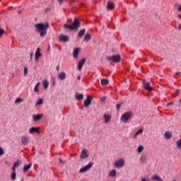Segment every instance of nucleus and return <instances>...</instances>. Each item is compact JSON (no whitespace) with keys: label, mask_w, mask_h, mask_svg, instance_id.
Listing matches in <instances>:
<instances>
[{"label":"nucleus","mask_w":181,"mask_h":181,"mask_svg":"<svg viewBox=\"0 0 181 181\" xmlns=\"http://www.w3.org/2000/svg\"><path fill=\"white\" fill-rule=\"evenodd\" d=\"M40 86V82L37 83L34 88L35 93H39V86Z\"/></svg>","instance_id":"nucleus-28"},{"label":"nucleus","mask_w":181,"mask_h":181,"mask_svg":"<svg viewBox=\"0 0 181 181\" xmlns=\"http://www.w3.org/2000/svg\"><path fill=\"white\" fill-rule=\"evenodd\" d=\"M144 132V129H139L134 134V138H136V136H138V135H139L140 134H143Z\"/></svg>","instance_id":"nucleus-27"},{"label":"nucleus","mask_w":181,"mask_h":181,"mask_svg":"<svg viewBox=\"0 0 181 181\" xmlns=\"http://www.w3.org/2000/svg\"><path fill=\"white\" fill-rule=\"evenodd\" d=\"M177 11L178 12H181V5L178 6Z\"/></svg>","instance_id":"nucleus-45"},{"label":"nucleus","mask_w":181,"mask_h":181,"mask_svg":"<svg viewBox=\"0 0 181 181\" xmlns=\"http://www.w3.org/2000/svg\"><path fill=\"white\" fill-rule=\"evenodd\" d=\"M12 170H13V172L16 173V167H13V165Z\"/></svg>","instance_id":"nucleus-42"},{"label":"nucleus","mask_w":181,"mask_h":181,"mask_svg":"<svg viewBox=\"0 0 181 181\" xmlns=\"http://www.w3.org/2000/svg\"><path fill=\"white\" fill-rule=\"evenodd\" d=\"M116 175H117V170H112L109 173V176L110 177H115Z\"/></svg>","instance_id":"nucleus-23"},{"label":"nucleus","mask_w":181,"mask_h":181,"mask_svg":"<svg viewBox=\"0 0 181 181\" xmlns=\"http://www.w3.org/2000/svg\"><path fill=\"white\" fill-rule=\"evenodd\" d=\"M132 118V112L129 111L127 112H124L122 117H121V121L122 122H124V124H127L129 119Z\"/></svg>","instance_id":"nucleus-3"},{"label":"nucleus","mask_w":181,"mask_h":181,"mask_svg":"<svg viewBox=\"0 0 181 181\" xmlns=\"http://www.w3.org/2000/svg\"><path fill=\"white\" fill-rule=\"evenodd\" d=\"M58 77L59 80H64L66 78V73L64 72L60 73Z\"/></svg>","instance_id":"nucleus-26"},{"label":"nucleus","mask_w":181,"mask_h":181,"mask_svg":"<svg viewBox=\"0 0 181 181\" xmlns=\"http://www.w3.org/2000/svg\"><path fill=\"white\" fill-rule=\"evenodd\" d=\"M122 105V103H120L119 104L116 105L117 110H119Z\"/></svg>","instance_id":"nucleus-38"},{"label":"nucleus","mask_w":181,"mask_h":181,"mask_svg":"<svg viewBox=\"0 0 181 181\" xmlns=\"http://www.w3.org/2000/svg\"><path fill=\"white\" fill-rule=\"evenodd\" d=\"M40 47H37L36 52H35V61L37 62L39 60V57H41L42 53H40Z\"/></svg>","instance_id":"nucleus-14"},{"label":"nucleus","mask_w":181,"mask_h":181,"mask_svg":"<svg viewBox=\"0 0 181 181\" xmlns=\"http://www.w3.org/2000/svg\"><path fill=\"white\" fill-rule=\"evenodd\" d=\"M176 93H180V90L177 89V90H176Z\"/></svg>","instance_id":"nucleus-52"},{"label":"nucleus","mask_w":181,"mask_h":181,"mask_svg":"<svg viewBox=\"0 0 181 181\" xmlns=\"http://www.w3.org/2000/svg\"><path fill=\"white\" fill-rule=\"evenodd\" d=\"M5 153V152L4 151V149L2 148V147H0V156L4 155Z\"/></svg>","instance_id":"nucleus-37"},{"label":"nucleus","mask_w":181,"mask_h":181,"mask_svg":"<svg viewBox=\"0 0 181 181\" xmlns=\"http://www.w3.org/2000/svg\"><path fill=\"white\" fill-rule=\"evenodd\" d=\"M91 168H93V164L91 163H89L88 165H86V166L79 170V173H84V172L90 170Z\"/></svg>","instance_id":"nucleus-7"},{"label":"nucleus","mask_w":181,"mask_h":181,"mask_svg":"<svg viewBox=\"0 0 181 181\" xmlns=\"http://www.w3.org/2000/svg\"><path fill=\"white\" fill-rule=\"evenodd\" d=\"M29 141V139H28V137L25 136H23L21 137V142H22V144L23 145H28V142Z\"/></svg>","instance_id":"nucleus-17"},{"label":"nucleus","mask_w":181,"mask_h":181,"mask_svg":"<svg viewBox=\"0 0 181 181\" xmlns=\"http://www.w3.org/2000/svg\"><path fill=\"white\" fill-rule=\"evenodd\" d=\"M151 180H153V181H163V180H162V178H160V177L158 175H153L151 177Z\"/></svg>","instance_id":"nucleus-18"},{"label":"nucleus","mask_w":181,"mask_h":181,"mask_svg":"<svg viewBox=\"0 0 181 181\" xmlns=\"http://www.w3.org/2000/svg\"><path fill=\"white\" fill-rule=\"evenodd\" d=\"M165 138H167V139H170V138H172V133L169 132H166L165 133Z\"/></svg>","instance_id":"nucleus-29"},{"label":"nucleus","mask_w":181,"mask_h":181,"mask_svg":"<svg viewBox=\"0 0 181 181\" xmlns=\"http://www.w3.org/2000/svg\"><path fill=\"white\" fill-rule=\"evenodd\" d=\"M64 28L65 29H69L70 30H78V28H80V21L78 18H74L73 23L70 25L64 24Z\"/></svg>","instance_id":"nucleus-2"},{"label":"nucleus","mask_w":181,"mask_h":181,"mask_svg":"<svg viewBox=\"0 0 181 181\" xmlns=\"http://www.w3.org/2000/svg\"><path fill=\"white\" fill-rule=\"evenodd\" d=\"M83 35H86V29H83L79 30L78 36L79 37H83Z\"/></svg>","instance_id":"nucleus-24"},{"label":"nucleus","mask_w":181,"mask_h":181,"mask_svg":"<svg viewBox=\"0 0 181 181\" xmlns=\"http://www.w3.org/2000/svg\"><path fill=\"white\" fill-rule=\"evenodd\" d=\"M12 180H16V173L12 172L11 174Z\"/></svg>","instance_id":"nucleus-33"},{"label":"nucleus","mask_w":181,"mask_h":181,"mask_svg":"<svg viewBox=\"0 0 181 181\" xmlns=\"http://www.w3.org/2000/svg\"><path fill=\"white\" fill-rule=\"evenodd\" d=\"M29 134H40L39 127H31L29 129Z\"/></svg>","instance_id":"nucleus-11"},{"label":"nucleus","mask_w":181,"mask_h":181,"mask_svg":"<svg viewBox=\"0 0 181 181\" xmlns=\"http://www.w3.org/2000/svg\"><path fill=\"white\" fill-rule=\"evenodd\" d=\"M80 78H81V76H78V80H80Z\"/></svg>","instance_id":"nucleus-53"},{"label":"nucleus","mask_w":181,"mask_h":181,"mask_svg":"<svg viewBox=\"0 0 181 181\" xmlns=\"http://www.w3.org/2000/svg\"><path fill=\"white\" fill-rule=\"evenodd\" d=\"M75 98L77 100H81L84 99V95L81 93H76L75 95Z\"/></svg>","instance_id":"nucleus-15"},{"label":"nucleus","mask_w":181,"mask_h":181,"mask_svg":"<svg viewBox=\"0 0 181 181\" xmlns=\"http://www.w3.org/2000/svg\"><path fill=\"white\" fill-rule=\"evenodd\" d=\"M80 52V48H76L73 52V56L74 59H77L78 57V53Z\"/></svg>","instance_id":"nucleus-21"},{"label":"nucleus","mask_w":181,"mask_h":181,"mask_svg":"<svg viewBox=\"0 0 181 181\" xmlns=\"http://www.w3.org/2000/svg\"><path fill=\"white\" fill-rule=\"evenodd\" d=\"M59 40H61V42H69V40H70V38L69 37L68 35H60L59 37Z\"/></svg>","instance_id":"nucleus-12"},{"label":"nucleus","mask_w":181,"mask_h":181,"mask_svg":"<svg viewBox=\"0 0 181 181\" xmlns=\"http://www.w3.org/2000/svg\"><path fill=\"white\" fill-rule=\"evenodd\" d=\"M139 153H141V152L144 151V146H139L137 149Z\"/></svg>","instance_id":"nucleus-34"},{"label":"nucleus","mask_w":181,"mask_h":181,"mask_svg":"<svg viewBox=\"0 0 181 181\" xmlns=\"http://www.w3.org/2000/svg\"><path fill=\"white\" fill-rule=\"evenodd\" d=\"M180 103H181V98L180 99Z\"/></svg>","instance_id":"nucleus-55"},{"label":"nucleus","mask_w":181,"mask_h":181,"mask_svg":"<svg viewBox=\"0 0 181 181\" xmlns=\"http://www.w3.org/2000/svg\"><path fill=\"white\" fill-rule=\"evenodd\" d=\"M88 151L83 149L81 153V159H87L88 158Z\"/></svg>","instance_id":"nucleus-13"},{"label":"nucleus","mask_w":181,"mask_h":181,"mask_svg":"<svg viewBox=\"0 0 181 181\" xmlns=\"http://www.w3.org/2000/svg\"><path fill=\"white\" fill-rule=\"evenodd\" d=\"M90 40H91V35L90 33L86 34L83 41L87 42H90Z\"/></svg>","instance_id":"nucleus-20"},{"label":"nucleus","mask_w":181,"mask_h":181,"mask_svg":"<svg viewBox=\"0 0 181 181\" xmlns=\"http://www.w3.org/2000/svg\"><path fill=\"white\" fill-rule=\"evenodd\" d=\"M143 84L145 90L147 91H153V88L151 87V83L146 82V81H144Z\"/></svg>","instance_id":"nucleus-8"},{"label":"nucleus","mask_w":181,"mask_h":181,"mask_svg":"<svg viewBox=\"0 0 181 181\" xmlns=\"http://www.w3.org/2000/svg\"><path fill=\"white\" fill-rule=\"evenodd\" d=\"M42 118H43V115H42V114L33 115V119L34 122H37L40 121V119H42Z\"/></svg>","instance_id":"nucleus-9"},{"label":"nucleus","mask_w":181,"mask_h":181,"mask_svg":"<svg viewBox=\"0 0 181 181\" xmlns=\"http://www.w3.org/2000/svg\"><path fill=\"white\" fill-rule=\"evenodd\" d=\"M140 160L141 162H146V155H141Z\"/></svg>","instance_id":"nucleus-32"},{"label":"nucleus","mask_w":181,"mask_h":181,"mask_svg":"<svg viewBox=\"0 0 181 181\" xmlns=\"http://www.w3.org/2000/svg\"><path fill=\"white\" fill-rule=\"evenodd\" d=\"M114 8H115L114 3L112 1H109L107 5V8L111 11L114 9Z\"/></svg>","instance_id":"nucleus-16"},{"label":"nucleus","mask_w":181,"mask_h":181,"mask_svg":"<svg viewBox=\"0 0 181 181\" xmlns=\"http://www.w3.org/2000/svg\"><path fill=\"white\" fill-rule=\"evenodd\" d=\"M43 104V99L40 98L37 101V103L35 104V107H39V105H42Z\"/></svg>","instance_id":"nucleus-25"},{"label":"nucleus","mask_w":181,"mask_h":181,"mask_svg":"<svg viewBox=\"0 0 181 181\" xmlns=\"http://www.w3.org/2000/svg\"><path fill=\"white\" fill-rule=\"evenodd\" d=\"M91 101H93V97L88 96L86 100H85L83 102V105H84L85 108H88V107H90V105H91Z\"/></svg>","instance_id":"nucleus-6"},{"label":"nucleus","mask_w":181,"mask_h":181,"mask_svg":"<svg viewBox=\"0 0 181 181\" xmlns=\"http://www.w3.org/2000/svg\"><path fill=\"white\" fill-rule=\"evenodd\" d=\"M20 165H21V161H19V160H17V161L13 163V166L14 168H19Z\"/></svg>","instance_id":"nucleus-31"},{"label":"nucleus","mask_w":181,"mask_h":181,"mask_svg":"<svg viewBox=\"0 0 181 181\" xmlns=\"http://www.w3.org/2000/svg\"><path fill=\"white\" fill-rule=\"evenodd\" d=\"M30 60H33V52H31V53L30 54Z\"/></svg>","instance_id":"nucleus-41"},{"label":"nucleus","mask_w":181,"mask_h":181,"mask_svg":"<svg viewBox=\"0 0 181 181\" xmlns=\"http://www.w3.org/2000/svg\"><path fill=\"white\" fill-rule=\"evenodd\" d=\"M47 87H49V82L46 81V88H47Z\"/></svg>","instance_id":"nucleus-49"},{"label":"nucleus","mask_w":181,"mask_h":181,"mask_svg":"<svg viewBox=\"0 0 181 181\" xmlns=\"http://www.w3.org/2000/svg\"><path fill=\"white\" fill-rule=\"evenodd\" d=\"M59 160L60 163H62V164L64 163V161H63V160L61 158H59Z\"/></svg>","instance_id":"nucleus-44"},{"label":"nucleus","mask_w":181,"mask_h":181,"mask_svg":"<svg viewBox=\"0 0 181 181\" xmlns=\"http://www.w3.org/2000/svg\"><path fill=\"white\" fill-rule=\"evenodd\" d=\"M178 30H181V24H179V25H178Z\"/></svg>","instance_id":"nucleus-50"},{"label":"nucleus","mask_w":181,"mask_h":181,"mask_svg":"<svg viewBox=\"0 0 181 181\" xmlns=\"http://www.w3.org/2000/svg\"><path fill=\"white\" fill-rule=\"evenodd\" d=\"M86 58H83L78 61V69L79 70V71H81V69H83V66L86 64Z\"/></svg>","instance_id":"nucleus-10"},{"label":"nucleus","mask_w":181,"mask_h":181,"mask_svg":"<svg viewBox=\"0 0 181 181\" xmlns=\"http://www.w3.org/2000/svg\"><path fill=\"white\" fill-rule=\"evenodd\" d=\"M42 84L44 86V88L46 89V80L42 81Z\"/></svg>","instance_id":"nucleus-40"},{"label":"nucleus","mask_w":181,"mask_h":181,"mask_svg":"<svg viewBox=\"0 0 181 181\" xmlns=\"http://www.w3.org/2000/svg\"><path fill=\"white\" fill-rule=\"evenodd\" d=\"M176 74H177V76H179V74H180V73H177Z\"/></svg>","instance_id":"nucleus-54"},{"label":"nucleus","mask_w":181,"mask_h":181,"mask_svg":"<svg viewBox=\"0 0 181 181\" xmlns=\"http://www.w3.org/2000/svg\"><path fill=\"white\" fill-rule=\"evenodd\" d=\"M177 18H179V19H180V21H181V14H178Z\"/></svg>","instance_id":"nucleus-51"},{"label":"nucleus","mask_w":181,"mask_h":181,"mask_svg":"<svg viewBox=\"0 0 181 181\" xmlns=\"http://www.w3.org/2000/svg\"><path fill=\"white\" fill-rule=\"evenodd\" d=\"M107 85H108V80L102 79L101 80V86H107Z\"/></svg>","instance_id":"nucleus-30"},{"label":"nucleus","mask_w":181,"mask_h":181,"mask_svg":"<svg viewBox=\"0 0 181 181\" xmlns=\"http://www.w3.org/2000/svg\"><path fill=\"white\" fill-rule=\"evenodd\" d=\"M46 29H49V23H46Z\"/></svg>","instance_id":"nucleus-48"},{"label":"nucleus","mask_w":181,"mask_h":181,"mask_svg":"<svg viewBox=\"0 0 181 181\" xmlns=\"http://www.w3.org/2000/svg\"><path fill=\"white\" fill-rule=\"evenodd\" d=\"M105 123L108 124L111 121V116L110 115H104Z\"/></svg>","instance_id":"nucleus-22"},{"label":"nucleus","mask_w":181,"mask_h":181,"mask_svg":"<svg viewBox=\"0 0 181 181\" xmlns=\"http://www.w3.org/2000/svg\"><path fill=\"white\" fill-rule=\"evenodd\" d=\"M18 13H21V11H19Z\"/></svg>","instance_id":"nucleus-56"},{"label":"nucleus","mask_w":181,"mask_h":181,"mask_svg":"<svg viewBox=\"0 0 181 181\" xmlns=\"http://www.w3.org/2000/svg\"><path fill=\"white\" fill-rule=\"evenodd\" d=\"M106 59L108 62H113V63H119V62H121V55L117 54L109 56L106 57Z\"/></svg>","instance_id":"nucleus-4"},{"label":"nucleus","mask_w":181,"mask_h":181,"mask_svg":"<svg viewBox=\"0 0 181 181\" xmlns=\"http://www.w3.org/2000/svg\"><path fill=\"white\" fill-rule=\"evenodd\" d=\"M22 101H23V99L18 98L16 100H15V104H19V103H22Z\"/></svg>","instance_id":"nucleus-35"},{"label":"nucleus","mask_w":181,"mask_h":181,"mask_svg":"<svg viewBox=\"0 0 181 181\" xmlns=\"http://www.w3.org/2000/svg\"><path fill=\"white\" fill-rule=\"evenodd\" d=\"M5 33V30H4L2 28H0V37H2V35Z\"/></svg>","instance_id":"nucleus-36"},{"label":"nucleus","mask_w":181,"mask_h":181,"mask_svg":"<svg viewBox=\"0 0 181 181\" xmlns=\"http://www.w3.org/2000/svg\"><path fill=\"white\" fill-rule=\"evenodd\" d=\"M35 30L39 33L40 37H45L46 36V24L42 23L34 25Z\"/></svg>","instance_id":"nucleus-1"},{"label":"nucleus","mask_w":181,"mask_h":181,"mask_svg":"<svg viewBox=\"0 0 181 181\" xmlns=\"http://www.w3.org/2000/svg\"><path fill=\"white\" fill-rule=\"evenodd\" d=\"M167 105H168V106L169 105H173V102H170V103H168Z\"/></svg>","instance_id":"nucleus-47"},{"label":"nucleus","mask_w":181,"mask_h":181,"mask_svg":"<svg viewBox=\"0 0 181 181\" xmlns=\"http://www.w3.org/2000/svg\"><path fill=\"white\" fill-rule=\"evenodd\" d=\"M124 165H125V160L123 158H120L115 163L114 166L115 168H122Z\"/></svg>","instance_id":"nucleus-5"},{"label":"nucleus","mask_w":181,"mask_h":181,"mask_svg":"<svg viewBox=\"0 0 181 181\" xmlns=\"http://www.w3.org/2000/svg\"><path fill=\"white\" fill-rule=\"evenodd\" d=\"M141 181H149V180H146L145 177L141 178Z\"/></svg>","instance_id":"nucleus-46"},{"label":"nucleus","mask_w":181,"mask_h":181,"mask_svg":"<svg viewBox=\"0 0 181 181\" xmlns=\"http://www.w3.org/2000/svg\"><path fill=\"white\" fill-rule=\"evenodd\" d=\"M58 2L62 4L63 2H66V0H58Z\"/></svg>","instance_id":"nucleus-43"},{"label":"nucleus","mask_w":181,"mask_h":181,"mask_svg":"<svg viewBox=\"0 0 181 181\" xmlns=\"http://www.w3.org/2000/svg\"><path fill=\"white\" fill-rule=\"evenodd\" d=\"M28 74V67L25 66L24 67V76H26Z\"/></svg>","instance_id":"nucleus-39"},{"label":"nucleus","mask_w":181,"mask_h":181,"mask_svg":"<svg viewBox=\"0 0 181 181\" xmlns=\"http://www.w3.org/2000/svg\"><path fill=\"white\" fill-rule=\"evenodd\" d=\"M32 168V163H29L28 165H25L23 168V171L26 173L28 172V170H29V169H30Z\"/></svg>","instance_id":"nucleus-19"}]
</instances>
